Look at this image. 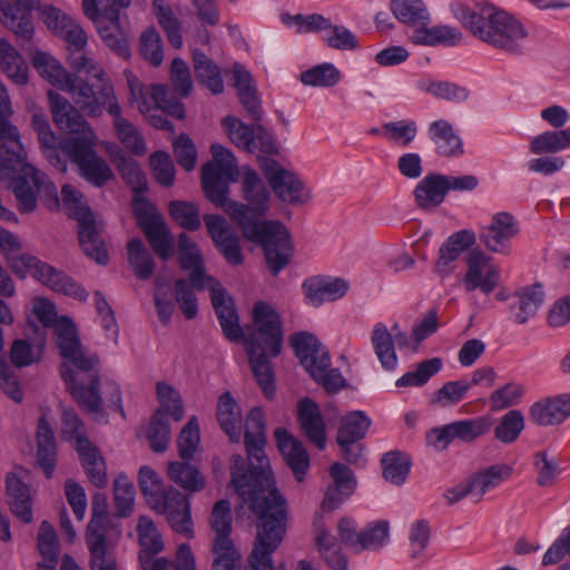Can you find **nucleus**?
<instances>
[{
  "instance_id": "1",
  "label": "nucleus",
  "mask_w": 570,
  "mask_h": 570,
  "mask_svg": "<svg viewBox=\"0 0 570 570\" xmlns=\"http://www.w3.org/2000/svg\"><path fill=\"white\" fill-rule=\"evenodd\" d=\"M235 180L236 176L214 171L212 165L202 168V185L206 197L222 207L238 225L244 238L263 247L268 269L277 275L292 258L289 232L282 223L265 219L269 208V191L255 170L242 168V193L246 204L227 197L228 186Z\"/></svg>"
},
{
  "instance_id": "2",
  "label": "nucleus",
  "mask_w": 570,
  "mask_h": 570,
  "mask_svg": "<svg viewBox=\"0 0 570 570\" xmlns=\"http://www.w3.org/2000/svg\"><path fill=\"white\" fill-rule=\"evenodd\" d=\"M12 109L6 87L0 81V180H8L20 213H32L37 195L48 207L58 205L57 187L32 165L24 163L26 153L20 135L8 118Z\"/></svg>"
},
{
  "instance_id": "3",
  "label": "nucleus",
  "mask_w": 570,
  "mask_h": 570,
  "mask_svg": "<svg viewBox=\"0 0 570 570\" xmlns=\"http://www.w3.org/2000/svg\"><path fill=\"white\" fill-rule=\"evenodd\" d=\"M266 443L264 412L254 407L245 421V446L249 462V469H245V460L239 454L230 459L232 484L249 510L254 513V507L273 513L276 505H282L287 511L286 500L275 487L271 473L269 462L265 454Z\"/></svg>"
},
{
  "instance_id": "4",
  "label": "nucleus",
  "mask_w": 570,
  "mask_h": 570,
  "mask_svg": "<svg viewBox=\"0 0 570 570\" xmlns=\"http://www.w3.org/2000/svg\"><path fill=\"white\" fill-rule=\"evenodd\" d=\"M48 98L56 125L71 136L63 140L62 151L75 163L81 176L96 187L104 186L114 177L104 158L94 150L97 137L83 116L63 97L49 91Z\"/></svg>"
},
{
  "instance_id": "5",
  "label": "nucleus",
  "mask_w": 570,
  "mask_h": 570,
  "mask_svg": "<svg viewBox=\"0 0 570 570\" xmlns=\"http://www.w3.org/2000/svg\"><path fill=\"white\" fill-rule=\"evenodd\" d=\"M57 346L61 356L73 364L75 373L66 363L61 365V376L77 403L91 414H101L99 376L95 355H86L80 346L77 330L68 317L59 318L55 324Z\"/></svg>"
},
{
  "instance_id": "6",
  "label": "nucleus",
  "mask_w": 570,
  "mask_h": 570,
  "mask_svg": "<svg viewBox=\"0 0 570 570\" xmlns=\"http://www.w3.org/2000/svg\"><path fill=\"white\" fill-rule=\"evenodd\" d=\"M452 12L463 27L481 41L514 56L525 52L529 42L528 30L507 11L491 4L470 9L459 3L453 6Z\"/></svg>"
},
{
  "instance_id": "7",
  "label": "nucleus",
  "mask_w": 570,
  "mask_h": 570,
  "mask_svg": "<svg viewBox=\"0 0 570 570\" xmlns=\"http://www.w3.org/2000/svg\"><path fill=\"white\" fill-rule=\"evenodd\" d=\"M253 322L255 330L245 340L248 360L257 384L271 399L275 394V382L269 357L281 353L282 321L269 304L257 302L253 308Z\"/></svg>"
},
{
  "instance_id": "8",
  "label": "nucleus",
  "mask_w": 570,
  "mask_h": 570,
  "mask_svg": "<svg viewBox=\"0 0 570 570\" xmlns=\"http://www.w3.org/2000/svg\"><path fill=\"white\" fill-rule=\"evenodd\" d=\"M81 70L86 71V78L72 75L62 90L69 92L73 102L88 116L98 117L104 110L109 112L110 106L118 102L110 80L96 65Z\"/></svg>"
},
{
  "instance_id": "9",
  "label": "nucleus",
  "mask_w": 570,
  "mask_h": 570,
  "mask_svg": "<svg viewBox=\"0 0 570 570\" xmlns=\"http://www.w3.org/2000/svg\"><path fill=\"white\" fill-rule=\"evenodd\" d=\"M291 343L302 366L328 393L345 386V379L340 370L331 368L330 353L315 335L299 332L292 335Z\"/></svg>"
},
{
  "instance_id": "10",
  "label": "nucleus",
  "mask_w": 570,
  "mask_h": 570,
  "mask_svg": "<svg viewBox=\"0 0 570 570\" xmlns=\"http://www.w3.org/2000/svg\"><path fill=\"white\" fill-rule=\"evenodd\" d=\"M6 253L7 263L18 277L24 278L27 275H31L53 292L71 296L81 302L87 301L88 292L63 272L32 255H16L17 252Z\"/></svg>"
},
{
  "instance_id": "11",
  "label": "nucleus",
  "mask_w": 570,
  "mask_h": 570,
  "mask_svg": "<svg viewBox=\"0 0 570 570\" xmlns=\"http://www.w3.org/2000/svg\"><path fill=\"white\" fill-rule=\"evenodd\" d=\"M137 533L140 544L139 561L141 570H195V559L190 547H178L176 562L166 558H155L164 548L161 535L154 521L146 515L139 518Z\"/></svg>"
},
{
  "instance_id": "12",
  "label": "nucleus",
  "mask_w": 570,
  "mask_h": 570,
  "mask_svg": "<svg viewBox=\"0 0 570 570\" xmlns=\"http://www.w3.org/2000/svg\"><path fill=\"white\" fill-rule=\"evenodd\" d=\"M61 196L69 215L78 222V235L81 249L98 264L106 265L108 262V253L100 238L95 215L90 207L82 202V194L75 187L65 185L61 189Z\"/></svg>"
},
{
  "instance_id": "13",
  "label": "nucleus",
  "mask_w": 570,
  "mask_h": 570,
  "mask_svg": "<svg viewBox=\"0 0 570 570\" xmlns=\"http://www.w3.org/2000/svg\"><path fill=\"white\" fill-rule=\"evenodd\" d=\"M131 95L137 102L138 109L142 114L149 115L150 124L155 128L168 129L173 128L171 122L164 116L170 115L177 119H183L185 110L183 105L168 92L166 86L153 85L146 88H140L136 92L134 85L129 81Z\"/></svg>"
},
{
  "instance_id": "14",
  "label": "nucleus",
  "mask_w": 570,
  "mask_h": 570,
  "mask_svg": "<svg viewBox=\"0 0 570 570\" xmlns=\"http://www.w3.org/2000/svg\"><path fill=\"white\" fill-rule=\"evenodd\" d=\"M232 511L228 500H219L212 512V529L216 537L213 544V570H240V554L229 534Z\"/></svg>"
},
{
  "instance_id": "15",
  "label": "nucleus",
  "mask_w": 570,
  "mask_h": 570,
  "mask_svg": "<svg viewBox=\"0 0 570 570\" xmlns=\"http://www.w3.org/2000/svg\"><path fill=\"white\" fill-rule=\"evenodd\" d=\"M82 11L95 23L107 47L120 57H129L127 36L119 21V7L108 6L100 10L98 0H82Z\"/></svg>"
},
{
  "instance_id": "16",
  "label": "nucleus",
  "mask_w": 570,
  "mask_h": 570,
  "mask_svg": "<svg viewBox=\"0 0 570 570\" xmlns=\"http://www.w3.org/2000/svg\"><path fill=\"white\" fill-rule=\"evenodd\" d=\"M258 164L269 186L282 202L302 205L311 198L309 190L296 174L284 168L275 159L259 157Z\"/></svg>"
},
{
  "instance_id": "17",
  "label": "nucleus",
  "mask_w": 570,
  "mask_h": 570,
  "mask_svg": "<svg viewBox=\"0 0 570 570\" xmlns=\"http://www.w3.org/2000/svg\"><path fill=\"white\" fill-rule=\"evenodd\" d=\"M222 126L236 147L249 154H277V144L273 135L262 125H246L236 117L227 116L222 120Z\"/></svg>"
},
{
  "instance_id": "18",
  "label": "nucleus",
  "mask_w": 570,
  "mask_h": 570,
  "mask_svg": "<svg viewBox=\"0 0 570 570\" xmlns=\"http://www.w3.org/2000/svg\"><path fill=\"white\" fill-rule=\"evenodd\" d=\"M134 212L154 252L164 261L173 256L174 240L161 216L146 200L136 198Z\"/></svg>"
},
{
  "instance_id": "19",
  "label": "nucleus",
  "mask_w": 570,
  "mask_h": 570,
  "mask_svg": "<svg viewBox=\"0 0 570 570\" xmlns=\"http://www.w3.org/2000/svg\"><path fill=\"white\" fill-rule=\"evenodd\" d=\"M150 505L166 515L173 530L186 538H193L194 530L189 501L179 490L169 487L157 499L153 500Z\"/></svg>"
},
{
  "instance_id": "20",
  "label": "nucleus",
  "mask_w": 570,
  "mask_h": 570,
  "mask_svg": "<svg viewBox=\"0 0 570 570\" xmlns=\"http://www.w3.org/2000/svg\"><path fill=\"white\" fill-rule=\"evenodd\" d=\"M466 273L463 286L466 292L480 289L483 294H491L500 282V267L492 262V257L479 249H473L466 257Z\"/></svg>"
},
{
  "instance_id": "21",
  "label": "nucleus",
  "mask_w": 570,
  "mask_h": 570,
  "mask_svg": "<svg viewBox=\"0 0 570 570\" xmlns=\"http://www.w3.org/2000/svg\"><path fill=\"white\" fill-rule=\"evenodd\" d=\"M107 502L104 495L92 499V515L87 527L86 542L90 552V563L115 561L108 553L106 541Z\"/></svg>"
},
{
  "instance_id": "22",
  "label": "nucleus",
  "mask_w": 570,
  "mask_h": 570,
  "mask_svg": "<svg viewBox=\"0 0 570 570\" xmlns=\"http://www.w3.org/2000/svg\"><path fill=\"white\" fill-rule=\"evenodd\" d=\"M392 333L383 323H376L371 333V343L375 355L377 356L382 367L386 371H393L397 366V356L394 344L399 347L409 345V336L394 325Z\"/></svg>"
},
{
  "instance_id": "23",
  "label": "nucleus",
  "mask_w": 570,
  "mask_h": 570,
  "mask_svg": "<svg viewBox=\"0 0 570 570\" xmlns=\"http://www.w3.org/2000/svg\"><path fill=\"white\" fill-rule=\"evenodd\" d=\"M215 284H208L213 307L217 315L219 325L225 336L234 342L243 338V330L239 325L238 314L235 309L233 298L227 294L226 289L216 279Z\"/></svg>"
},
{
  "instance_id": "24",
  "label": "nucleus",
  "mask_w": 570,
  "mask_h": 570,
  "mask_svg": "<svg viewBox=\"0 0 570 570\" xmlns=\"http://www.w3.org/2000/svg\"><path fill=\"white\" fill-rule=\"evenodd\" d=\"M205 224L215 245L228 264L235 266L243 264L244 257L239 238L227 220L219 215H207Z\"/></svg>"
},
{
  "instance_id": "25",
  "label": "nucleus",
  "mask_w": 570,
  "mask_h": 570,
  "mask_svg": "<svg viewBox=\"0 0 570 570\" xmlns=\"http://www.w3.org/2000/svg\"><path fill=\"white\" fill-rule=\"evenodd\" d=\"M519 233L518 223L514 217L505 212L493 216L489 226L482 228L480 238L488 249L494 253L508 254L510 240Z\"/></svg>"
},
{
  "instance_id": "26",
  "label": "nucleus",
  "mask_w": 570,
  "mask_h": 570,
  "mask_svg": "<svg viewBox=\"0 0 570 570\" xmlns=\"http://www.w3.org/2000/svg\"><path fill=\"white\" fill-rule=\"evenodd\" d=\"M570 416V393L548 396L529 407L531 422L540 426L563 423Z\"/></svg>"
},
{
  "instance_id": "27",
  "label": "nucleus",
  "mask_w": 570,
  "mask_h": 570,
  "mask_svg": "<svg viewBox=\"0 0 570 570\" xmlns=\"http://www.w3.org/2000/svg\"><path fill=\"white\" fill-rule=\"evenodd\" d=\"M178 261L180 268L188 272L189 281L197 291H204L208 284H215L214 281L216 279L205 272L197 245L186 234L179 235Z\"/></svg>"
},
{
  "instance_id": "28",
  "label": "nucleus",
  "mask_w": 570,
  "mask_h": 570,
  "mask_svg": "<svg viewBox=\"0 0 570 570\" xmlns=\"http://www.w3.org/2000/svg\"><path fill=\"white\" fill-rule=\"evenodd\" d=\"M330 474L333 484L328 485L323 502V511L336 510L355 490L356 480L350 468L345 464L335 462L330 468Z\"/></svg>"
},
{
  "instance_id": "29",
  "label": "nucleus",
  "mask_w": 570,
  "mask_h": 570,
  "mask_svg": "<svg viewBox=\"0 0 570 570\" xmlns=\"http://www.w3.org/2000/svg\"><path fill=\"white\" fill-rule=\"evenodd\" d=\"M297 420L305 438L318 450L326 446V425L318 405L308 397L297 403Z\"/></svg>"
},
{
  "instance_id": "30",
  "label": "nucleus",
  "mask_w": 570,
  "mask_h": 570,
  "mask_svg": "<svg viewBox=\"0 0 570 570\" xmlns=\"http://www.w3.org/2000/svg\"><path fill=\"white\" fill-rule=\"evenodd\" d=\"M275 439L286 464L297 481H303L308 468L309 456L303 443L295 439L286 429L275 430Z\"/></svg>"
},
{
  "instance_id": "31",
  "label": "nucleus",
  "mask_w": 570,
  "mask_h": 570,
  "mask_svg": "<svg viewBox=\"0 0 570 570\" xmlns=\"http://www.w3.org/2000/svg\"><path fill=\"white\" fill-rule=\"evenodd\" d=\"M302 288L307 304L317 307L325 302L343 297L348 289V284L342 278L328 279L315 276L305 279Z\"/></svg>"
},
{
  "instance_id": "32",
  "label": "nucleus",
  "mask_w": 570,
  "mask_h": 570,
  "mask_svg": "<svg viewBox=\"0 0 570 570\" xmlns=\"http://www.w3.org/2000/svg\"><path fill=\"white\" fill-rule=\"evenodd\" d=\"M543 298L544 293L540 284L521 288L509 303L510 318L518 324H524L538 312Z\"/></svg>"
},
{
  "instance_id": "33",
  "label": "nucleus",
  "mask_w": 570,
  "mask_h": 570,
  "mask_svg": "<svg viewBox=\"0 0 570 570\" xmlns=\"http://www.w3.org/2000/svg\"><path fill=\"white\" fill-rule=\"evenodd\" d=\"M6 497L11 512L20 521L32 522L33 513L29 488L13 473H9L6 478Z\"/></svg>"
},
{
  "instance_id": "34",
  "label": "nucleus",
  "mask_w": 570,
  "mask_h": 570,
  "mask_svg": "<svg viewBox=\"0 0 570 570\" xmlns=\"http://www.w3.org/2000/svg\"><path fill=\"white\" fill-rule=\"evenodd\" d=\"M475 243V235L468 229L452 234L440 248V256L435 264V271L442 276L452 272L451 264Z\"/></svg>"
},
{
  "instance_id": "35",
  "label": "nucleus",
  "mask_w": 570,
  "mask_h": 570,
  "mask_svg": "<svg viewBox=\"0 0 570 570\" xmlns=\"http://www.w3.org/2000/svg\"><path fill=\"white\" fill-rule=\"evenodd\" d=\"M428 134L440 156L455 157L463 154L462 140L448 120L439 119L431 122Z\"/></svg>"
},
{
  "instance_id": "36",
  "label": "nucleus",
  "mask_w": 570,
  "mask_h": 570,
  "mask_svg": "<svg viewBox=\"0 0 570 570\" xmlns=\"http://www.w3.org/2000/svg\"><path fill=\"white\" fill-rule=\"evenodd\" d=\"M445 175H426L415 187L414 196L423 209H433L444 202L448 194Z\"/></svg>"
},
{
  "instance_id": "37",
  "label": "nucleus",
  "mask_w": 570,
  "mask_h": 570,
  "mask_svg": "<svg viewBox=\"0 0 570 570\" xmlns=\"http://www.w3.org/2000/svg\"><path fill=\"white\" fill-rule=\"evenodd\" d=\"M81 465L90 482L102 489L107 484L106 464L98 449L92 446L88 439L79 440L77 450Z\"/></svg>"
},
{
  "instance_id": "38",
  "label": "nucleus",
  "mask_w": 570,
  "mask_h": 570,
  "mask_svg": "<svg viewBox=\"0 0 570 570\" xmlns=\"http://www.w3.org/2000/svg\"><path fill=\"white\" fill-rule=\"evenodd\" d=\"M108 114L114 118V128L122 146L135 155H144L146 153L144 138L138 129L121 116L119 104L111 105Z\"/></svg>"
},
{
  "instance_id": "39",
  "label": "nucleus",
  "mask_w": 570,
  "mask_h": 570,
  "mask_svg": "<svg viewBox=\"0 0 570 570\" xmlns=\"http://www.w3.org/2000/svg\"><path fill=\"white\" fill-rule=\"evenodd\" d=\"M217 420L222 430L233 442H238L242 434V412L229 392L220 395L217 403Z\"/></svg>"
},
{
  "instance_id": "40",
  "label": "nucleus",
  "mask_w": 570,
  "mask_h": 570,
  "mask_svg": "<svg viewBox=\"0 0 570 570\" xmlns=\"http://www.w3.org/2000/svg\"><path fill=\"white\" fill-rule=\"evenodd\" d=\"M151 7L157 22L165 31L169 43L174 48H180L183 39L178 7H173L165 0H153Z\"/></svg>"
},
{
  "instance_id": "41",
  "label": "nucleus",
  "mask_w": 570,
  "mask_h": 570,
  "mask_svg": "<svg viewBox=\"0 0 570 570\" xmlns=\"http://www.w3.org/2000/svg\"><path fill=\"white\" fill-rule=\"evenodd\" d=\"M37 460L46 476L51 478L56 466V440L48 421L40 417L37 426Z\"/></svg>"
},
{
  "instance_id": "42",
  "label": "nucleus",
  "mask_w": 570,
  "mask_h": 570,
  "mask_svg": "<svg viewBox=\"0 0 570 570\" xmlns=\"http://www.w3.org/2000/svg\"><path fill=\"white\" fill-rule=\"evenodd\" d=\"M67 42L68 49L71 51L69 60L70 65L78 70L87 68L94 62L83 53L88 38L83 29L75 20L65 24L63 29L58 33Z\"/></svg>"
},
{
  "instance_id": "43",
  "label": "nucleus",
  "mask_w": 570,
  "mask_h": 570,
  "mask_svg": "<svg viewBox=\"0 0 570 570\" xmlns=\"http://www.w3.org/2000/svg\"><path fill=\"white\" fill-rule=\"evenodd\" d=\"M0 67L2 72L13 83H27L28 65L23 57L6 39H0Z\"/></svg>"
},
{
  "instance_id": "44",
  "label": "nucleus",
  "mask_w": 570,
  "mask_h": 570,
  "mask_svg": "<svg viewBox=\"0 0 570 570\" xmlns=\"http://www.w3.org/2000/svg\"><path fill=\"white\" fill-rule=\"evenodd\" d=\"M372 420L364 411H350L340 421L336 443L361 441L365 438Z\"/></svg>"
},
{
  "instance_id": "45",
  "label": "nucleus",
  "mask_w": 570,
  "mask_h": 570,
  "mask_svg": "<svg viewBox=\"0 0 570 570\" xmlns=\"http://www.w3.org/2000/svg\"><path fill=\"white\" fill-rule=\"evenodd\" d=\"M461 38L462 33L460 30L449 26H435L433 28L421 26L415 28L410 36L413 43L423 46H435L439 43L455 46L460 42Z\"/></svg>"
},
{
  "instance_id": "46",
  "label": "nucleus",
  "mask_w": 570,
  "mask_h": 570,
  "mask_svg": "<svg viewBox=\"0 0 570 570\" xmlns=\"http://www.w3.org/2000/svg\"><path fill=\"white\" fill-rule=\"evenodd\" d=\"M391 10L402 23L415 28L430 23V13L421 0H392Z\"/></svg>"
},
{
  "instance_id": "47",
  "label": "nucleus",
  "mask_w": 570,
  "mask_h": 570,
  "mask_svg": "<svg viewBox=\"0 0 570 570\" xmlns=\"http://www.w3.org/2000/svg\"><path fill=\"white\" fill-rule=\"evenodd\" d=\"M169 479L189 492H199L205 487L200 471L188 462H171L167 470Z\"/></svg>"
},
{
  "instance_id": "48",
  "label": "nucleus",
  "mask_w": 570,
  "mask_h": 570,
  "mask_svg": "<svg viewBox=\"0 0 570 570\" xmlns=\"http://www.w3.org/2000/svg\"><path fill=\"white\" fill-rule=\"evenodd\" d=\"M194 68L196 78L202 85L218 95L224 91V82L217 65H215L206 55L200 51L194 52Z\"/></svg>"
},
{
  "instance_id": "49",
  "label": "nucleus",
  "mask_w": 570,
  "mask_h": 570,
  "mask_svg": "<svg viewBox=\"0 0 570 570\" xmlns=\"http://www.w3.org/2000/svg\"><path fill=\"white\" fill-rule=\"evenodd\" d=\"M33 67L51 85L62 89L72 75H69L63 67L51 55L37 51L32 57Z\"/></svg>"
},
{
  "instance_id": "50",
  "label": "nucleus",
  "mask_w": 570,
  "mask_h": 570,
  "mask_svg": "<svg viewBox=\"0 0 570 570\" xmlns=\"http://www.w3.org/2000/svg\"><path fill=\"white\" fill-rule=\"evenodd\" d=\"M381 464L383 478L395 485L403 484L411 470L410 459L405 453L400 451L385 453L381 459Z\"/></svg>"
},
{
  "instance_id": "51",
  "label": "nucleus",
  "mask_w": 570,
  "mask_h": 570,
  "mask_svg": "<svg viewBox=\"0 0 570 570\" xmlns=\"http://www.w3.org/2000/svg\"><path fill=\"white\" fill-rule=\"evenodd\" d=\"M417 87L435 98L456 104L468 100L470 96L468 88L449 81L426 79L419 81Z\"/></svg>"
},
{
  "instance_id": "52",
  "label": "nucleus",
  "mask_w": 570,
  "mask_h": 570,
  "mask_svg": "<svg viewBox=\"0 0 570 570\" xmlns=\"http://www.w3.org/2000/svg\"><path fill=\"white\" fill-rule=\"evenodd\" d=\"M128 261L139 279H148L155 268L154 259L140 238L127 244Z\"/></svg>"
},
{
  "instance_id": "53",
  "label": "nucleus",
  "mask_w": 570,
  "mask_h": 570,
  "mask_svg": "<svg viewBox=\"0 0 570 570\" xmlns=\"http://www.w3.org/2000/svg\"><path fill=\"white\" fill-rule=\"evenodd\" d=\"M511 469L507 465H492L471 478L475 500H480L488 491L497 488L504 479L509 478Z\"/></svg>"
},
{
  "instance_id": "54",
  "label": "nucleus",
  "mask_w": 570,
  "mask_h": 570,
  "mask_svg": "<svg viewBox=\"0 0 570 570\" xmlns=\"http://www.w3.org/2000/svg\"><path fill=\"white\" fill-rule=\"evenodd\" d=\"M299 79L306 86L328 88L340 82L341 72L333 63L324 62L303 71Z\"/></svg>"
},
{
  "instance_id": "55",
  "label": "nucleus",
  "mask_w": 570,
  "mask_h": 570,
  "mask_svg": "<svg viewBox=\"0 0 570 570\" xmlns=\"http://www.w3.org/2000/svg\"><path fill=\"white\" fill-rule=\"evenodd\" d=\"M382 135L389 141L401 147H409L417 135V125L414 120H399L384 122L382 125Z\"/></svg>"
},
{
  "instance_id": "56",
  "label": "nucleus",
  "mask_w": 570,
  "mask_h": 570,
  "mask_svg": "<svg viewBox=\"0 0 570 570\" xmlns=\"http://www.w3.org/2000/svg\"><path fill=\"white\" fill-rule=\"evenodd\" d=\"M442 365V360L439 357L425 360L417 364L414 371L403 374L396 381V386H422L441 371Z\"/></svg>"
},
{
  "instance_id": "57",
  "label": "nucleus",
  "mask_w": 570,
  "mask_h": 570,
  "mask_svg": "<svg viewBox=\"0 0 570 570\" xmlns=\"http://www.w3.org/2000/svg\"><path fill=\"white\" fill-rule=\"evenodd\" d=\"M33 122L38 131L39 142L43 148V154L55 167L61 171H66L67 163L59 156V153L56 148L57 138L53 135L50 125L42 119H38L37 117H35Z\"/></svg>"
},
{
  "instance_id": "58",
  "label": "nucleus",
  "mask_w": 570,
  "mask_h": 570,
  "mask_svg": "<svg viewBox=\"0 0 570 570\" xmlns=\"http://www.w3.org/2000/svg\"><path fill=\"white\" fill-rule=\"evenodd\" d=\"M491 428V420L481 416L471 420L456 421L449 424L448 432L462 441L470 442L488 432Z\"/></svg>"
},
{
  "instance_id": "59",
  "label": "nucleus",
  "mask_w": 570,
  "mask_h": 570,
  "mask_svg": "<svg viewBox=\"0 0 570 570\" xmlns=\"http://www.w3.org/2000/svg\"><path fill=\"white\" fill-rule=\"evenodd\" d=\"M533 466L539 487H551L561 472L558 459L548 451H539L533 455Z\"/></svg>"
},
{
  "instance_id": "60",
  "label": "nucleus",
  "mask_w": 570,
  "mask_h": 570,
  "mask_svg": "<svg viewBox=\"0 0 570 570\" xmlns=\"http://www.w3.org/2000/svg\"><path fill=\"white\" fill-rule=\"evenodd\" d=\"M117 168L121 178L134 193H145L148 188L147 178L136 160L128 156L117 158Z\"/></svg>"
},
{
  "instance_id": "61",
  "label": "nucleus",
  "mask_w": 570,
  "mask_h": 570,
  "mask_svg": "<svg viewBox=\"0 0 570 570\" xmlns=\"http://www.w3.org/2000/svg\"><path fill=\"white\" fill-rule=\"evenodd\" d=\"M524 429V416L519 410L508 411L494 429V436L502 443L514 442Z\"/></svg>"
},
{
  "instance_id": "62",
  "label": "nucleus",
  "mask_w": 570,
  "mask_h": 570,
  "mask_svg": "<svg viewBox=\"0 0 570 570\" xmlns=\"http://www.w3.org/2000/svg\"><path fill=\"white\" fill-rule=\"evenodd\" d=\"M2 22L3 24L12 30L14 35L22 40H30L33 36V26L29 18V14L23 12L14 6L7 4L2 8Z\"/></svg>"
},
{
  "instance_id": "63",
  "label": "nucleus",
  "mask_w": 570,
  "mask_h": 570,
  "mask_svg": "<svg viewBox=\"0 0 570 570\" xmlns=\"http://www.w3.org/2000/svg\"><path fill=\"white\" fill-rule=\"evenodd\" d=\"M150 448L155 452H164L170 440V429L163 410H157L151 417L147 432Z\"/></svg>"
},
{
  "instance_id": "64",
  "label": "nucleus",
  "mask_w": 570,
  "mask_h": 570,
  "mask_svg": "<svg viewBox=\"0 0 570 570\" xmlns=\"http://www.w3.org/2000/svg\"><path fill=\"white\" fill-rule=\"evenodd\" d=\"M140 53L151 66L158 67L164 60L163 39L155 28L146 29L140 36Z\"/></svg>"
}]
</instances>
